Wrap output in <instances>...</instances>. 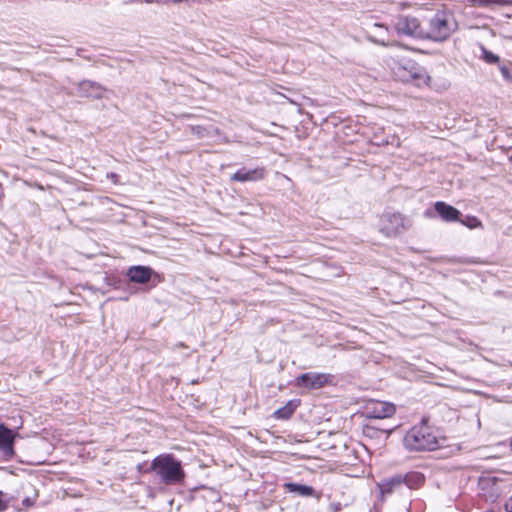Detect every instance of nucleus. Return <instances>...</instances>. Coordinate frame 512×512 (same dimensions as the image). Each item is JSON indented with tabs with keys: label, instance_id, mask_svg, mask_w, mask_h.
Here are the masks:
<instances>
[{
	"label": "nucleus",
	"instance_id": "13",
	"mask_svg": "<svg viewBox=\"0 0 512 512\" xmlns=\"http://www.w3.org/2000/svg\"><path fill=\"white\" fill-rule=\"evenodd\" d=\"M401 479L404 484L406 493L413 489H418L423 485L425 481L424 475L418 471H411L404 475L401 474Z\"/></svg>",
	"mask_w": 512,
	"mask_h": 512
},
{
	"label": "nucleus",
	"instance_id": "8",
	"mask_svg": "<svg viewBox=\"0 0 512 512\" xmlns=\"http://www.w3.org/2000/svg\"><path fill=\"white\" fill-rule=\"evenodd\" d=\"M378 487L380 490L382 500H384L385 497L392 494H398L401 496L407 495L404 484L401 479V474L383 480L380 484H378Z\"/></svg>",
	"mask_w": 512,
	"mask_h": 512
},
{
	"label": "nucleus",
	"instance_id": "25",
	"mask_svg": "<svg viewBox=\"0 0 512 512\" xmlns=\"http://www.w3.org/2000/svg\"><path fill=\"white\" fill-rule=\"evenodd\" d=\"M501 73L503 75L504 78L506 79H509L510 78V74H509V70L508 68H506L505 66L501 67Z\"/></svg>",
	"mask_w": 512,
	"mask_h": 512
},
{
	"label": "nucleus",
	"instance_id": "19",
	"mask_svg": "<svg viewBox=\"0 0 512 512\" xmlns=\"http://www.w3.org/2000/svg\"><path fill=\"white\" fill-rule=\"evenodd\" d=\"M26 492L28 495L22 500V504L25 507H31L35 504V501L38 497V492L31 484L27 485Z\"/></svg>",
	"mask_w": 512,
	"mask_h": 512
},
{
	"label": "nucleus",
	"instance_id": "9",
	"mask_svg": "<svg viewBox=\"0 0 512 512\" xmlns=\"http://www.w3.org/2000/svg\"><path fill=\"white\" fill-rule=\"evenodd\" d=\"M265 176V169L263 167H256L253 169L241 168L231 175L232 182H256L260 181Z\"/></svg>",
	"mask_w": 512,
	"mask_h": 512
},
{
	"label": "nucleus",
	"instance_id": "26",
	"mask_svg": "<svg viewBox=\"0 0 512 512\" xmlns=\"http://www.w3.org/2000/svg\"><path fill=\"white\" fill-rule=\"evenodd\" d=\"M144 2L147 4L155 3L158 5H164V0H144Z\"/></svg>",
	"mask_w": 512,
	"mask_h": 512
},
{
	"label": "nucleus",
	"instance_id": "16",
	"mask_svg": "<svg viewBox=\"0 0 512 512\" xmlns=\"http://www.w3.org/2000/svg\"><path fill=\"white\" fill-rule=\"evenodd\" d=\"M191 133L199 139L220 137L221 132L212 125L205 127L201 125L191 126Z\"/></svg>",
	"mask_w": 512,
	"mask_h": 512
},
{
	"label": "nucleus",
	"instance_id": "14",
	"mask_svg": "<svg viewBox=\"0 0 512 512\" xmlns=\"http://www.w3.org/2000/svg\"><path fill=\"white\" fill-rule=\"evenodd\" d=\"M102 87L92 81L84 80L78 85V93L83 97L100 98L102 95Z\"/></svg>",
	"mask_w": 512,
	"mask_h": 512
},
{
	"label": "nucleus",
	"instance_id": "4",
	"mask_svg": "<svg viewBox=\"0 0 512 512\" xmlns=\"http://www.w3.org/2000/svg\"><path fill=\"white\" fill-rule=\"evenodd\" d=\"M393 28L399 36L424 40V20L413 15H399L393 21Z\"/></svg>",
	"mask_w": 512,
	"mask_h": 512
},
{
	"label": "nucleus",
	"instance_id": "17",
	"mask_svg": "<svg viewBox=\"0 0 512 512\" xmlns=\"http://www.w3.org/2000/svg\"><path fill=\"white\" fill-rule=\"evenodd\" d=\"M285 488L292 493H297L301 496H312L314 489L311 486L289 482L285 484Z\"/></svg>",
	"mask_w": 512,
	"mask_h": 512
},
{
	"label": "nucleus",
	"instance_id": "6",
	"mask_svg": "<svg viewBox=\"0 0 512 512\" xmlns=\"http://www.w3.org/2000/svg\"><path fill=\"white\" fill-rule=\"evenodd\" d=\"M410 225V221L402 214L385 212L381 217L380 231L388 237H393L406 231Z\"/></svg>",
	"mask_w": 512,
	"mask_h": 512
},
{
	"label": "nucleus",
	"instance_id": "15",
	"mask_svg": "<svg viewBox=\"0 0 512 512\" xmlns=\"http://www.w3.org/2000/svg\"><path fill=\"white\" fill-rule=\"evenodd\" d=\"M395 412L396 408L394 404L389 402H376L371 411V415L374 418L382 419L393 416Z\"/></svg>",
	"mask_w": 512,
	"mask_h": 512
},
{
	"label": "nucleus",
	"instance_id": "24",
	"mask_svg": "<svg viewBox=\"0 0 512 512\" xmlns=\"http://www.w3.org/2000/svg\"><path fill=\"white\" fill-rule=\"evenodd\" d=\"M506 512H512V496L505 503Z\"/></svg>",
	"mask_w": 512,
	"mask_h": 512
},
{
	"label": "nucleus",
	"instance_id": "10",
	"mask_svg": "<svg viewBox=\"0 0 512 512\" xmlns=\"http://www.w3.org/2000/svg\"><path fill=\"white\" fill-rule=\"evenodd\" d=\"M16 434L13 430L7 428L4 424H0V451L7 458H12L14 452V440Z\"/></svg>",
	"mask_w": 512,
	"mask_h": 512
},
{
	"label": "nucleus",
	"instance_id": "22",
	"mask_svg": "<svg viewBox=\"0 0 512 512\" xmlns=\"http://www.w3.org/2000/svg\"><path fill=\"white\" fill-rule=\"evenodd\" d=\"M483 59L490 64H494L499 62V57L492 53L491 51H488L483 48Z\"/></svg>",
	"mask_w": 512,
	"mask_h": 512
},
{
	"label": "nucleus",
	"instance_id": "5",
	"mask_svg": "<svg viewBox=\"0 0 512 512\" xmlns=\"http://www.w3.org/2000/svg\"><path fill=\"white\" fill-rule=\"evenodd\" d=\"M397 75L401 81L415 83L418 87L428 85L430 81L426 70L411 60L398 65Z\"/></svg>",
	"mask_w": 512,
	"mask_h": 512
},
{
	"label": "nucleus",
	"instance_id": "12",
	"mask_svg": "<svg viewBox=\"0 0 512 512\" xmlns=\"http://www.w3.org/2000/svg\"><path fill=\"white\" fill-rule=\"evenodd\" d=\"M434 209L446 222L458 221L461 215V212L458 209L443 201H437L434 204Z\"/></svg>",
	"mask_w": 512,
	"mask_h": 512
},
{
	"label": "nucleus",
	"instance_id": "3",
	"mask_svg": "<svg viewBox=\"0 0 512 512\" xmlns=\"http://www.w3.org/2000/svg\"><path fill=\"white\" fill-rule=\"evenodd\" d=\"M150 469L160 477L161 482L165 485L180 483L185 477L181 462L172 454H162L154 458Z\"/></svg>",
	"mask_w": 512,
	"mask_h": 512
},
{
	"label": "nucleus",
	"instance_id": "20",
	"mask_svg": "<svg viewBox=\"0 0 512 512\" xmlns=\"http://www.w3.org/2000/svg\"><path fill=\"white\" fill-rule=\"evenodd\" d=\"M471 2L478 7H490L492 5H507L512 3L510 0H471Z\"/></svg>",
	"mask_w": 512,
	"mask_h": 512
},
{
	"label": "nucleus",
	"instance_id": "21",
	"mask_svg": "<svg viewBox=\"0 0 512 512\" xmlns=\"http://www.w3.org/2000/svg\"><path fill=\"white\" fill-rule=\"evenodd\" d=\"M464 226L468 227L469 229H475V228H482V222L476 217V216H466L465 219L459 220Z\"/></svg>",
	"mask_w": 512,
	"mask_h": 512
},
{
	"label": "nucleus",
	"instance_id": "1",
	"mask_svg": "<svg viewBox=\"0 0 512 512\" xmlns=\"http://www.w3.org/2000/svg\"><path fill=\"white\" fill-rule=\"evenodd\" d=\"M456 22L452 15L438 11L433 16L424 19V40L443 42L456 30Z\"/></svg>",
	"mask_w": 512,
	"mask_h": 512
},
{
	"label": "nucleus",
	"instance_id": "18",
	"mask_svg": "<svg viewBox=\"0 0 512 512\" xmlns=\"http://www.w3.org/2000/svg\"><path fill=\"white\" fill-rule=\"evenodd\" d=\"M297 406L295 401H289L285 406L277 409L274 412V416L277 419L287 420L293 415Z\"/></svg>",
	"mask_w": 512,
	"mask_h": 512
},
{
	"label": "nucleus",
	"instance_id": "7",
	"mask_svg": "<svg viewBox=\"0 0 512 512\" xmlns=\"http://www.w3.org/2000/svg\"><path fill=\"white\" fill-rule=\"evenodd\" d=\"M332 376L326 373L308 372L296 378V385L300 388L315 390L323 388L331 382Z\"/></svg>",
	"mask_w": 512,
	"mask_h": 512
},
{
	"label": "nucleus",
	"instance_id": "2",
	"mask_svg": "<svg viewBox=\"0 0 512 512\" xmlns=\"http://www.w3.org/2000/svg\"><path fill=\"white\" fill-rule=\"evenodd\" d=\"M403 444L410 451H430L437 448L438 441L427 420L423 419L405 434Z\"/></svg>",
	"mask_w": 512,
	"mask_h": 512
},
{
	"label": "nucleus",
	"instance_id": "27",
	"mask_svg": "<svg viewBox=\"0 0 512 512\" xmlns=\"http://www.w3.org/2000/svg\"><path fill=\"white\" fill-rule=\"evenodd\" d=\"M177 348H186V345L183 342H179L171 347L172 350H176Z\"/></svg>",
	"mask_w": 512,
	"mask_h": 512
},
{
	"label": "nucleus",
	"instance_id": "11",
	"mask_svg": "<svg viewBox=\"0 0 512 512\" xmlns=\"http://www.w3.org/2000/svg\"><path fill=\"white\" fill-rule=\"evenodd\" d=\"M154 274L151 267L142 265L131 266L126 273L128 279L137 284L148 283Z\"/></svg>",
	"mask_w": 512,
	"mask_h": 512
},
{
	"label": "nucleus",
	"instance_id": "23",
	"mask_svg": "<svg viewBox=\"0 0 512 512\" xmlns=\"http://www.w3.org/2000/svg\"><path fill=\"white\" fill-rule=\"evenodd\" d=\"M9 502L4 499V493L0 490V512H4L8 508Z\"/></svg>",
	"mask_w": 512,
	"mask_h": 512
}]
</instances>
